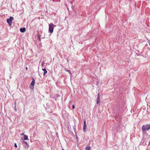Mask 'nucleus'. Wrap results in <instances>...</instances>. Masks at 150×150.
Masks as SVG:
<instances>
[{"label": "nucleus", "mask_w": 150, "mask_h": 150, "mask_svg": "<svg viewBox=\"0 0 150 150\" xmlns=\"http://www.w3.org/2000/svg\"><path fill=\"white\" fill-rule=\"evenodd\" d=\"M91 147L90 146L87 147L85 148V150H90Z\"/></svg>", "instance_id": "1a4fd4ad"}, {"label": "nucleus", "mask_w": 150, "mask_h": 150, "mask_svg": "<svg viewBox=\"0 0 150 150\" xmlns=\"http://www.w3.org/2000/svg\"><path fill=\"white\" fill-rule=\"evenodd\" d=\"M62 150H64V149H62Z\"/></svg>", "instance_id": "4be33fe9"}, {"label": "nucleus", "mask_w": 150, "mask_h": 150, "mask_svg": "<svg viewBox=\"0 0 150 150\" xmlns=\"http://www.w3.org/2000/svg\"><path fill=\"white\" fill-rule=\"evenodd\" d=\"M99 93L98 94V98H97V103L98 104V105L100 104V97H99Z\"/></svg>", "instance_id": "39448f33"}, {"label": "nucleus", "mask_w": 150, "mask_h": 150, "mask_svg": "<svg viewBox=\"0 0 150 150\" xmlns=\"http://www.w3.org/2000/svg\"><path fill=\"white\" fill-rule=\"evenodd\" d=\"M98 83H98V82H97V83L96 85H98Z\"/></svg>", "instance_id": "f3484780"}, {"label": "nucleus", "mask_w": 150, "mask_h": 150, "mask_svg": "<svg viewBox=\"0 0 150 150\" xmlns=\"http://www.w3.org/2000/svg\"><path fill=\"white\" fill-rule=\"evenodd\" d=\"M72 108L73 109H74L75 107V106L74 105H73L72 106Z\"/></svg>", "instance_id": "4468645a"}, {"label": "nucleus", "mask_w": 150, "mask_h": 150, "mask_svg": "<svg viewBox=\"0 0 150 150\" xmlns=\"http://www.w3.org/2000/svg\"><path fill=\"white\" fill-rule=\"evenodd\" d=\"M150 143V141L149 142V144Z\"/></svg>", "instance_id": "412c9836"}, {"label": "nucleus", "mask_w": 150, "mask_h": 150, "mask_svg": "<svg viewBox=\"0 0 150 150\" xmlns=\"http://www.w3.org/2000/svg\"><path fill=\"white\" fill-rule=\"evenodd\" d=\"M23 143H24L26 145H27V146H28V147H29V145H28V144L27 143V142H25V141H23Z\"/></svg>", "instance_id": "f8f14e48"}, {"label": "nucleus", "mask_w": 150, "mask_h": 150, "mask_svg": "<svg viewBox=\"0 0 150 150\" xmlns=\"http://www.w3.org/2000/svg\"><path fill=\"white\" fill-rule=\"evenodd\" d=\"M35 80L34 79H33L32 81L31 82V86H33V87H34V84H35Z\"/></svg>", "instance_id": "6e6552de"}, {"label": "nucleus", "mask_w": 150, "mask_h": 150, "mask_svg": "<svg viewBox=\"0 0 150 150\" xmlns=\"http://www.w3.org/2000/svg\"><path fill=\"white\" fill-rule=\"evenodd\" d=\"M26 31V29L25 28H21L20 29V31L22 33Z\"/></svg>", "instance_id": "423d86ee"}, {"label": "nucleus", "mask_w": 150, "mask_h": 150, "mask_svg": "<svg viewBox=\"0 0 150 150\" xmlns=\"http://www.w3.org/2000/svg\"><path fill=\"white\" fill-rule=\"evenodd\" d=\"M142 130L143 134L145 133L146 131L150 130V124L143 125L142 127Z\"/></svg>", "instance_id": "f257e3e1"}, {"label": "nucleus", "mask_w": 150, "mask_h": 150, "mask_svg": "<svg viewBox=\"0 0 150 150\" xmlns=\"http://www.w3.org/2000/svg\"><path fill=\"white\" fill-rule=\"evenodd\" d=\"M14 146L15 147H17V144H16V143H15V144H14Z\"/></svg>", "instance_id": "ddd939ff"}, {"label": "nucleus", "mask_w": 150, "mask_h": 150, "mask_svg": "<svg viewBox=\"0 0 150 150\" xmlns=\"http://www.w3.org/2000/svg\"><path fill=\"white\" fill-rule=\"evenodd\" d=\"M26 70H27L28 69V68H27V67H26Z\"/></svg>", "instance_id": "a211bd4d"}, {"label": "nucleus", "mask_w": 150, "mask_h": 150, "mask_svg": "<svg viewBox=\"0 0 150 150\" xmlns=\"http://www.w3.org/2000/svg\"><path fill=\"white\" fill-rule=\"evenodd\" d=\"M21 135H24V137H23L24 140H27V139H28V137L27 135H25V134H23Z\"/></svg>", "instance_id": "0eeeda50"}, {"label": "nucleus", "mask_w": 150, "mask_h": 150, "mask_svg": "<svg viewBox=\"0 0 150 150\" xmlns=\"http://www.w3.org/2000/svg\"><path fill=\"white\" fill-rule=\"evenodd\" d=\"M47 73V71L46 70V69H45V71L43 73V75L44 76H45L46 74Z\"/></svg>", "instance_id": "9b49d317"}, {"label": "nucleus", "mask_w": 150, "mask_h": 150, "mask_svg": "<svg viewBox=\"0 0 150 150\" xmlns=\"http://www.w3.org/2000/svg\"><path fill=\"white\" fill-rule=\"evenodd\" d=\"M16 102L15 103V105H16Z\"/></svg>", "instance_id": "aec40b11"}, {"label": "nucleus", "mask_w": 150, "mask_h": 150, "mask_svg": "<svg viewBox=\"0 0 150 150\" xmlns=\"http://www.w3.org/2000/svg\"><path fill=\"white\" fill-rule=\"evenodd\" d=\"M86 120H84V125H83V131H84V132L86 131V127H87V126L86 124Z\"/></svg>", "instance_id": "20e7f679"}, {"label": "nucleus", "mask_w": 150, "mask_h": 150, "mask_svg": "<svg viewBox=\"0 0 150 150\" xmlns=\"http://www.w3.org/2000/svg\"><path fill=\"white\" fill-rule=\"evenodd\" d=\"M45 69H46L45 68V69H42V70L44 71H45Z\"/></svg>", "instance_id": "2eb2a0df"}, {"label": "nucleus", "mask_w": 150, "mask_h": 150, "mask_svg": "<svg viewBox=\"0 0 150 150\" xmlns=\"http://www.w3.org/2000/svg\"><path fill=\"white\" fill-rule=\"evenodd\" d=\"M13 18L12 17H10L9 18L7 19V22L8 23L10 26L12 25V20L13 19Z\"/></svg>", "instance_id": "7ed1b4c3"}, {"label": "nucleus", "mask_w": 150, "mask_h": 150, "mask_svg": "<svg viewBox=\"0 0 150 150\" xmlns=\"http://www.w3.org/2000/svg\"><path fill=\"white\" fill-rule=\"evenodd\" d=\"M49 31L50 33H52L53 32L54 27L56 26L53 23H51L49 25Z\"/></svg>", "instance_id": "f03ea898"}, {"label": "nucleus", "mask_w": 150, "mask_h": 150, "mask_svg": "<svg viewBox=\"0 0 150 150\" xmlns=\"http://www.w3.org/2000/svg\"><path fill=\"white\" fill-rule=\"evenodd\" d=\"M149 41V45L150 46V41Z\"/></svg>", "instance_id": "dca6fc26"}, {"label": "nucleus", "mask_w": 150, "mask_h": 150, "mask_svg": "<svg viewBox=\"0 0 150 150\" xmlns=\"http://www.w3.org/2000/svg\"><path fill=\"white\" fill-rule=\"evenodd\" d=\"M115 118L116 119V115H115Z\"/></svg>", "instance_id": "6ab92c4d"}, {"label": "nucleus", "mask_w": 150, "mask_h": 150, "mask_svg": "<svg viewBox=\"0 0 150 150\" xmlns=\"http://www.w3.org/2000/svg\"><path fill=\"white\" fill-rule=\"evenodd\" d=\"M66 71L68 72L70 75H72V74L71 73V71L70 70L66 69Z\"/></svg>", "instance_id": "9d476101"}]
</instances>
